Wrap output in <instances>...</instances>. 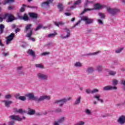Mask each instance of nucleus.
Here are the masks:
<instances>
[{
  "label": "nucleus",
  "mask_w": 125,
  "mask_h": 125,
  "mask_svg": "<svg viewBox=\"0 0 125 125\" xmlns=\"http://www.w3.org/2000/svg\"><path fill=\"white\" fill-rule=\"evenodd\" d=\"M4 19H7L6 22L9 23V22H12V21L15 20V18L11 14L7 13L0 15V22H2V21Z\"/></svg>",
  "instance_id": "nucleus-1"
},
{
  "label": "nucleus",
  "mask_w": 125,
  "mask_h": 125,
  "mask_svg": "<svg viewBox=\"0 0 125 125\" xmlns=\"http://www.w3.org/2000/svg\"><path fill=\"white\" fill-rule=\"evenodd\" d=\"M104 7V5H101L100 3H96L94 5V8H86L83 10V11L81 13V14H83V13H85V12H87V11H91L97 9H101Z\"/></svg>",
  "instance_id": "nucleus-2"
},
{
  "label": "nucleus",
  "mask_w": 125,
  "mask_h": 125,
  "mask_svg": "<svg viewBox=\"0 0 125 125\" xmlns=\"http://www.w3.org/2000/svg\"><path fill=\"white\" fill-rule=\"evenodd\" d=\"M70 37H71V31L67 28H64L63 33L60 35V38L62 40L68 39Z\"/></svg>",
  "instance_id": "nucleus-3"
},
{
  "label": "nucleus",
  "mask_w": 125,
  "mask_h": 125,
  "mask_svg": "<svg viewBox=\"0 0 125 125\" xmlns=\"http://www.w3.org/2000/svg\"><path fill=\"white\" fill-rule=\"evenodd\" d=\"M107 11L108 13H109V14H111V15H116V14H117V13L120 12V9L108 7L107 8Z\"/></svg>",
  "instance_id": "nucleus-4"
},
{
  "label": "nucleus",
  "mask_w": 125,
  "mask_h": 125,
  "mask_svg": "<svg viewBox=\"0 0 125 125\" xmlns=\"http://www.w3.org/2000/svg\"><path fill=\"white\" fill-rule=\"evenodd\" d=\"M71 97L63 98L61 100L56 101L55 102V103H58V104H59L60 106H63V105L64 104V103H66V102H67V101H69L71 100Z\"/></svg>",
  "instance_id": "nucleus-5"
},
{
  "label": "nucleus",
  "mask_w": 125,
  "mask_h": 125,
  "mask_svg": "<svg viewBox=\"0 0 125 125\" xmlns=\"http://www.w3.org/2000/svg\"><path fill=\"white\" fill-rule=\"evenodd\" d=\"M37 77L40 80H43L44 81H47L48 79V75L43 74L42 72L37 73Z\"/></svg>",
  "instance_id": "nucleus-6"
},
{
  "label": "nucleus",
  "mask_w": 125,
  "mask_h": 125,
  "mask_svg": "<svg viewBox=\"0 0 125 125\" xmlns=\"http://www.w3.org/2000/svg\"><path fill=\"white\" fill-rule=\"evenodd\" d=\"M81 20L82 21H84L85 24H91V23H93V21H94V20L90 19L86 16L82 17L81 18Z\"/></svg>",
  "instance_id": "nucleus-7"
},
{
  "label": "nucleus",
  "mask_w": 125,
  "mask_h": 125,
  "mask_svg": "<svg viewBox=\"0 0 125 125\" xmlns=\"http://www.w3.org/2000/svg\"><path fill=\"white\" fill-rule=\"evenodd\" d=\"M11 120H13L14 121H18L19 122H20V121H21L22 120H25L26 119V117L25 116H23L22 118L20 117L19 115H12L9 117Z\"/></svg>",
  "instance_id": "nucleus-8"
},
{
  "label": "nucleus",
  "mask_w": 125,
  "mask_h": 125,
  "mask_svg": "<svg viewBox=\"0 0 125 125\" xmlns=\"http://www.w3.org/2000/svg\"><path fill=\"white\" fill-rule=\"evenodd\" d=\"M53 0H47L46 1L42 3V7H43V8H45V7H49V4L52 3V2H53Z\"/></svg>",
  "instance_id": "nucleus-9"
},
{
  "label": "nucleus",
  "mask_w": 125,
  "mask_h": 125,
  "mask_svg": "<svg viewBox=\"0 0 125 125\" xmlns=\"http://www.w3.org/2000/svg\"><path fill=\"white\" fill-rule=\"evenodd\" d=\"M14 36H15L14 33H11V35H10L9 36L6 38V44H9V43L11 42V41H12L13 40V38H14Z\"/></svg>",
  "instance_id": "nucleus-10"
},
{
  "label": "nucleus",
  "mask_w": 125,
  "mask_h": 125,
  "mask_svg": "<svg viewBox=\"0 0 125 125\" xmlns=\"http://www.w3.org/2000/svg\"><path fill=\"white\" fill-rule=\"evenodd\" d=\"M117 122L120 125H125V116L122 115L120 116L117 120Z\"/></svg>",
  "instance_id": "nucleus-11"
},
{
  "label": "nucleus",
  "mask_w": 125,
  "mask_h": 125,
  "mask_svg": "<svg viewBox=\"0 0 125 125\" xmlns=\"http://www.w3.org/2000/svg\"><path fill=\"white\" fill-rule=\"evenodd\" d=\"M104 72L105 74H108L109 75H110V76H115L116 74H117V72L115 71H112L110 70V69H106L104 70Z\"/></svg>",
  "instance_id": "nucleus-12"
},
{
  "label": "nucleus",
  "mask_w": 125,
  "mask_h": 125,
  "mask_svg": "<svg viewBox=\"0 0 125 125\" xmlns=\"http://www.w3.org/2000/svg\"><path fill=\"white\" fill-rule=\"evenodd\" d=\"M2 103L5 105V107H9L11 104H13V102L12 101L3 100L1 101Z\"/></svg>",
  "instance_id": "nucleus-13"
},
{
  "label": "nucleus",
  "mask_w": 125,
  "mask_h": 125,
  "mask_svg": "<svg viewBox=\"0 0 125 125\" xmlns=\"http://www.w3.org/2000/svg\"><path fill=\"white\" fill-rule=\"evenodd\" d=\"M50 96L43 95L40 97V98L37 99L38 101H42V100H49L50 99Z\"/></svg>",
  "instance_id": "nucleus-14"
},
{
  "label": "nucleus",
  "mask_w": 125,
  "mask_h": 125,
  "mask_svg": "<svg viewBox=\"0 0 125 125\" xmlns=\"http://www.w3.org/2000/svg\"><path fill=\"white\" fill-rule=\"evenodd\" d=\"M94 98L96 99V100H97V101H99L101 103H104V100L103 99H101V96L100 95H95L94 96Z\"/></svg>",
  "instance_id": "nucleus-15"
},
{
  "label": "nucleus",
  "mask_w": 125,
  "mask_h": 125,
  "mask_svg": "<svg viewBox=\"0 0 125 125\" xmlns=\"http://www.w3.org/2000/svg\"><path fill=\"white\" fill-rule=\"evenodd\" d=\"M117 88L116 86H106L104 88V90H116Z\"/></svg>",
  "instance_id": "nucleus-16"
},
{
  "label": "nucleus",
  "mask_w": 125,
  "mask_h": 125,
  "mask_svg": "<svg viewBox=\"0 0 125 125\" xmlns=\"http://www.w3.org/2000/svg\"><path fill=\"white\" fill-rule=\"evenodd\" d=\"M81 2H82V0H78L74 2V5L71 7H70V9H75V8L77 7L76 6L79 5V4H81Z\"/></svg>",
  "instance_id": "nucleus-17"
},
{
  "label": "nucleus",
  "mask_w": 125,
  "mask_h": 125,
  "mask_svg": "<svg viewBox=\"0 0 125 125\" xmlns=\"http://www.w3.org/2000/svg\"><path fill=\"white\" fill-rule=\"evenodd\" d=\"M14 112L15 113H19V114H25V113H26V110H25L24 109H17V108H15L14 109Z\"/></svg>",
  "instance_id": "nucleus-18"
},
{
  "label": "nucleus",
  "mask_w": 125,
  "mask_h": 125,
  "mask_svg": "<svg viewBox=\"0 0 125 125\" xmlns=\"http://www.w3.org/2000/svg\"><path fill=\"white\" fill-rule=\"evenodd\" d=\"M17 71L19 75H23V66H20L17 68Z\"/></svg>",
  "instance_id": "nucleus-19"
},
{
  "label": "nucleus",
  "mask_w": 125,
  "mask_h": 125,
  "mask_svg": "<svg viewBox=\"0 0 125 125\" xmlns=\"http://www.w3.org/2000/svg\"><path fill=\"white\" fill-rule=\"evenodd\" d=\"M31 27H32V24H26L25 26V33H28L29 32V33L32 31L33 32V30L31 29Z\"/></svg>",
  "instance_id": "nucleus-20"
},
{
  "label": "nucleus",
  "mask_w": 125,
  "mask_h": 125,
  "mask_svg": "<svg viewBox=\"0 0 125 125\" xmlns=\"http://www.w3.org/2000/svg\"><path fill=\"white\" fill-rule=\"evenodd\" d=\"M32 35H33V31L31 30L30 32L27 33V34L26 35V37H27V38H29L30 41H32V42H35V41H36L35 40V38L31 37V36H32Z\"/></svg>",
  "instance_id": "nucleus-21"
},
{
  "label": "nucleus",
  "mask_w": 125,
  "mask_h": 125,
  "mask_svg": "<svg viewBox=\"0 0 125 125\" xmlns=\"http://www.w3.org/2000/svg\"><path fill=\"white\" fill-rule=\"evenodd\" d=\"M27 54H28L29 55H31V56H32L33 57H35L36 56L35 51L32 49L28 50L27 51Z\"/></svg>",
  "instance_id": "nucleus-22"
},
{
  "label": "nucleus",
  "mask_w": 125,
  "mask_h": 125,
  "mask_svg": "<svg viewBox=\"0 0 125 125\" xmlns=\"http://www.w3.org/2000/svg\"><path fill=\"white\" fill-rule=\"evenodd\" d=\"M26 97L29 98V99H36V97L34 96V94L33 93H28L25 95Z\"/></svg>",
  "instance_id": "nucleus-23"
},
{
  "label": "nucleus",
  "mask_w": 125,
  "mask_h": 125,
  "mask_svg": "<svg viewBox=\"0 0 125 125\" xmlns=\"http://www.w3.org/2000/svg\"><path fill=\"white\" fill-rule=\"evenodd\" d=\"M93 3V1L90 0H86L85 3L84 5V7H86L89 6V4H92Z\"/></svg>",
  "instance_id": "nucleus-24"
},
{
  "label": "nucleus",
  "mask_w": 125,
  "mask_h": 125,
  "mask_svg": "<svg viewBox=\"0 0 125 125\" xmlns=\"http://www.w3.org/2000/svg\"><path fill=\"white\" fill-rule=\"evenodd\" d=\"M94 71V68L92 67H88L86 70V72L88 74H91Z\"/></svg>",
  "instance_id": "nucleus-25"
},
{
  "label": "nucleus",
  "mask_w": 125,
  "mask_h": 125,
  "mask_svg": "<svg viewBox=\"0 0 125 125\" xmlns=\"http://www.w3.org/2000/svg\"><path fill=\"white\" fill-rule=\"evenodd\" d=\"M29 16L31 18L37 19L38 18V14L35 13H29Z\"/></svg>",
  "instance_id": "nucleus-26"
},
{
  "label": "nucleus",
  "mask_w": 125,
  "mask_h": 125,
  "mask_svg": "<svg viewBox=\"0 0 125 125\" xmlns=\"http://www.w3.org/2000/svg\"><path fill=\"white\" fill-rule=\"evenodd\" d=\"M75 67H77L78 68H81L83 66V63L80 62H77L74 63Z\"/></svg>",
  "instance_id": "nucleus-27"
},
{
  "label": "nucleus",
  "mask_w": 125,
  "mask_h": 125,
  "mask_svg": "<svg viewBox=\"0 0 125 125\" xmlns=\"http://www.w3.org/2000/svg\"><path fill=\"white\" fill-rule=\"evenodd\" d=\"M54 24L57 27H60V26H63V25H64V22H63L62 21H56L55 22Z\"/></svg>",
  "instance_id": "nucleus-28"
},
{
  "label": "nucleus",
  "mask_w": 125,
  "mask_h": 125,
  "mask_svg": "<svg viewBox=\"0 0 125 125\" xmlns=\"http://www.w3.org/2000/svg\"><path fill=\"white\" fill-rule=\"evenodd\" d=\"M101 52L100 51H97L96 52H94L92 53H90L87 54L88 56H90V55H98V54H99V53H101Z\"/></svg>",
  "instance_id": "nucleus-29"
},
{
  "label": "nucleus",
  "mask_w": 125,
  "mask_h": 125,
  "mask_svg": "<svg viewBox=\"0 0 125 125\" xmlns=\"http://www.w3.org/2000/svg\"><path fill=\"white\" fill-rule=\"evenodd\" d=\"M81 99H82V98L81 97H78L75 102V103L74 104L75 105H79V104H80V103H81Z\"/></svg>",
  "instance_id": "nucleus-30"
},
{
  "label": "nucleus",
  "mask_w": 125,
  "mask_h": 125,
  "mask_svg": "<svg viewBox=\"0 0 125 125\" xmlns=\"http://www.w3.org/2000/svg\"><path fill=\"white\" fill-rule=\"evenodd\" d=\"M58 7L59 9L60 10V11H62V10H63V9H64V6L63 5V4H62L61 3L58 4Z\"/></svg>",
  "instance_id": "nucleus-31"
},
{
  "label": "nucleus",
  "mask_w": 125,
  "mask_h": 125,
  "mask_svg": "<svg viewBox=\"0 0 125 125\" xmlns=\"http://www.w3.org/2000/svg\"><path fill=\"white\" fill-rule=\"evenodd\" d=\"M35 110L34 109H28V115H34V114H35Z\"/></svg>",
  "instance_id": "nucleus-32"
},
{
  "label": "nucleus",
  "mask_w": 125,
  "mask_h": 125,
  "mask_svg": "<svg viewBox=\"0 0 125 125\" xmlns=\"http://www.w3.org/2000/svg\"><path fill=\"white\" fill-rule=\"evenodd\" d=\"M11 2H14V0H5V1L2 3L3 4H6V3H11Z\"/></svg>",
  "instance_id": "nucleus-33"
},
{
  "label": "nucleus",
  "mask_w": 125,
  "mask_h": 125,
  "mask_svg": "<svg viewBox=\"0 0 125 125\" xmlns=\"http://www.w3.org/2000/svg\"><path fill=\"white\" fill-rule=\"evenodd\" d=\"M119 83V81L117 79H113L112 81V83L113 85H117Z\"/></svg>",
  "instance_id": "nucleus-34"
},
{
  "label": "nucleus",
  "mask_w": 125,
  "mask_h": 125,
  "mask_svg": "<svg viewBox=\"0 0 125 125\" xmlns=\"http://www.w3.org/2000/svg\"><path fill=\"white\" fill-rule=\"evenodd\" d=\"M123 50H124V47H121L116 50L115 52L116 53H121V52Z\"/></svg>",
  "instance_id": "nucleus-35"
},
{
  "label": "nucleus",
  "mask_w": 125,
  "mask_h": 125,
  "mask_svg": "<svg viewBox=\"0 0 125 125\" xmlns=\"http://www.w3.org/2000/svg\"><path fill=\"white\" fill-rule=\"evenodd\" d=\"M98 16L101 19H104V18H105V14L102 13H99Z\"/></svg>",
  "instance_id": "nucleus-36"
},
{
  "label": "nucleus",
  "mask_w": 125,
  "mask_h": 125,
  "mask_svg": "<svg viewBox=\"0 0 125 125\" xmlns=\"http://www.w3.org/2000/svg\"><path fill=\"white\" fill-rule=\"evenodd\" d=\"M84 124H85V122L84 121H79L77 124H75L74 125H84Z\"/></svg>",
  "instance_id": "nucleus-37"
},
{
  "label": "nucleus",
  "mask_w": 125,
  "mask_h": 125,
  "mask_svg": "<svg viewBox=\"0 0 125 125\" xmlns=\"http://www.w3.org/2000/svg\"><path fill=\"white\" fill-rule=\"evenodd\" d=\"M3 29H4V25L3 24L0 25V34L3 33Z\"/></svg>",
  "instance_id": "nucleus-38"
},
{
  "label": "nucleus",
  "mask_w": 125,
  "mask_h": 125,
  "mask_svg": "<svg viewBox=\"0 0 125 125\" xmlns=\"http://www.w3.org/2000/svg\"><path fill=\"white\" fill-rule=\"evenodd\" d=\"M22 19L23 20H24V21H27L29 20V18L28 17V16H27V14H25L24 15V16L22 17Z\"/></svg>",
  "instance_id": "nucleus-39"
},
{
  "label": "nucleus",
  "mask_w": 125,
  "mask_h": 125,
  "mask_svg": "<svg viewBox=\"0 0 125 125\" xmlns=\"http://www.w3.org/2000/svg\"><path fill=\"white\" fill-rule=\"evenodd\" d=\"M85 113L87 115H91V110L88 109H86L85 110Z\"/></svg>",
  "instance_id": "nucleus-40"
},
{
  "label": "nucleus",
  "mask_w": 125,
  "mask_h": 125,
  "mask_svg": "<svg viewBox=\"0 0 125 125\" xmlns=\"http://www.w3.org/2000/svg\"><path fill=\"white\" fill-rule=\"evenodd\" d=\"M97 70L100 73L102 72V65H98L97 66Z\"/></svg>",
  "instance_id": "nucleus-41"
},
{
  "label": "nucleus",
  "mask_w": 125,
  "mask_h": 125,
  "mask_svg": "<svg viewBox=\"0 0 125 125\" xmlns=\"http://www.w3.org/2000/svg\"><path fill=\"white\" fill-rule=\"evenodd\" d=\"M26 7H27V6H26L24 4H23L22 5V6L21 7V8L20 11L21 12H24V11H25V8H26Z\"/></svg>",
  "instance_id": "nucleus-42"
},
{
  "label": "nucleus",
  "mask_w": 125,
  "mask_h": 125,
  "mask_svg": "<svg viewBox=\"0 0 125 125\" xmlns=\"http://www.w3.org/2000/svg\"><path fill=\"white\" fill-rule=\"evenodd\" d=\"M65 121V117H61L58 121V123L61 124V123H63Z\"/></svg>",
  "instance_id": "nucleus-43"
},
{
  "label": "nucleus",
  "mask_w": 125,
  "mask_h": 125,
  "mask_svg": "<svg viewBox=\"0 0 125 125\" xmlns=\"http://www.w3.org/2000/svg\"><path fill=\"white\" fill-rule=\"evenodd\" d=\"M36 67L37 68H40V69H43L44 67L42 64H36Z\"/></svg>",
  "instance_id": "nucleus-44"
},
{
  "label": "nucleus",
  "mask_w": 125,
  "mask_h": 125,
  "mask_svg": "<svg viewBox=\"0 0 125 125\" xmlns=\"http://www.w3.org/2000/svg\"><path fill=\"white\" fill-rule=\"evenodd\" d=\"M56 36V33H52L48 35L47 37L48 38H53L54 37H55Z\"/></svg>",
  "instance_id": "nucleus-45"
},
{
  "label": "nucleus",
  "mask_w": 125,
  "mask_h": 125,
  "mask_svg": "<svg viewBox=\"0 0 125 125\" xmlns=\"http://www.w3.org/2000/svg\"><path fill=\"white\" fill-rule=\"evenodd\" d=\"M19 99H20V100H21V101H25V100H26V97L25 96H20L19 97Z\"/></svg>",
  "instance_id": "nucleus-46"
},
{
  "label": "nucleus",
  "mask_w": 125,
  "mask_h": 125,
  "mask_svg": "<svg viewBox=\"0 0 125 125\" xmlns=\"http://www.w3.org/2000/svg\"><path fill=\"white\" fill-rule=\"evenodd\" d=\"M42 24H40L38 26L36 27L35 31H39V30H40V29H42Z\"/></svg>",
  "instance_id": "nucleus-47"
},
{
  "label": "nucleus",
  "mask_w": 125,
  "mask_h": 125,
  "mask_svg": "<svg viewBox=\"0 0 125 125\" xmlns=\"http://www.w3.org/2000/svg\"><path fill=\"white\" fill-rule=\"evenodd\" d=\"M12 97V95L11 94H7L5 96V98L6 99H10Z\"/></svg>",
  "instance_id": "nucleus-48"
},
{
  "label": "nucleus",
  "mask_w": 125,
  "mask_h": 125,
  "mask_svg": "<svg viewBox=\"0 0 125 125\" xmlns=\"http://www.w3.org/2000/svg\"><path fill=\"white\" fill-rule=\"evenodd\" d=\"M99 90L97 89H94L91 90V93H97V92H98Z\"/></svg>",
  "instance_id": "nucleus-49"
},
{
  "label": "nucleus",
  "mask_w": 125,
  "mask_h": 125,
  "mask_svg": "<svg viewBox=\"0 0 125 125\" xmlns=\"http://www.w3.org/2000/svg\"><path fill=\"white\" fill-rule=\"evenodd\" d=\"M97 21L99 25H103V21H102V20L99 19L97 20Z\"/></svg>",
  "instance_id": "nucleus-50"
},
{
  "label": "nucleus",
  "mask_w": 125,
  "mask_h": 125,
  "mask_svg": "<svg viewBox=\"0 0 125 125\" xmlns=\"http://www.w3.org/2000/svg\"><path fill=\"white\" fill-rule=\"evenodd\" d=\"M49 52H44L42 54V56H45L46 55H48Z\"/></svg>",
  "instance_id": "nucleus-51"
},
{
  "label": "nucleus",
  "mask_w": 125,
  "mask_h": 125,
  "mask_svg": "<svg viewBox=\"0 0 125 125\" xmlns=\"http://www.w3.org/2000/svg\"><path fill=\"white\" fill-rule=\"evenodd\" d=\"M86 93H88V94L91 93V90H90V89H87L86 90Z\"/></svg>",
  "instance_id": "nucleus-52"
},
{
  "label": "nucleus",
  "mask_w": 125,
  "mask_h": 125,
  "mask_svg": "<svg viewBox=\"0 0 125 125\" xmlns=\"http://www.w3.org/2000/svg\"><path fill=\"white\" fill-rule=\"evenodd\" d=\"M9 125H14V122L11 121L8 123Z\"/></svg>",
  "instance_id": "nucleus-53"
},
{
  "label": "nucleus",
  "mask_w": 125,
  "mask_h": 125,
  "mask_svg": "<svg viewBox=\"0 0 125 125\" xmlns=\"http://www.w3.org/2000/svg\"><path fill=\"white\" fill-rule=\"evenodd\" d=\"M65 15H66V16H70V15H71V14L70 13H65Z\"/></svg>",
  "instance_id": "nucleus-54"
},
{
  "label": "nucleus",
  "mask_w": 125,
  "mask_h": 125,
  "mask_svg": "<svg viewBox=\"0 0 125 125\" xmlns=\"http://www.w3.org/2000/svg\"><path fill=\"white\" fill-rule=\"evenodd\" d=\"M80 23H81V21H78V22H77L75 24V26H78V25H79V24H80Z\"/></svg>",
  "instance_id": "nucleus-55"
},
{
  "label": "nucleus",
  "mask_w": 125,
  "mask_h": 125,
  "mask_svg": "<svg viewBox=\"0 0 125 125\" xmlns=\"http://www.w3.org/2000/svg\"><path fill=\"white\" fill-rule=\"evenodd\" d=\"M3 55L4 56H7V55H8V52H7V53H3Z\"/></svg>",
  "instance_id": "nucleus-56"
},
{
  "label": "nucleus",
  "mask_w": 125,
  "mask_h": 125,
  "mask_svg": "<svg viewBox=\"0 0 125 125\" xmlns=\"http://www.w3.org/2000/svg\"><path fill=\"white\" fill-rule=\"evenodd\" d=\"M122 83L123 84V85H125V80H123L122 81Z\"/></svg>",
  "instance_id": "nucleus-57"
},
{
  "label": "nucleus",
  "mask_w": 125,
  "mask_h": 125,
  "mask_svg": "<svg viewBox=\"0 0 125 125\" xmlns=\"http://www.w3.org/2000/svg\"><path fill=\"white\" fill-rule=\"evenodd\" d=\"M59 123H58V121L55 122L54 125H59Z\"/></svg>",
  "instance_id": "nucleus-58"
},
{
  "label": "nucleus",
  "mask_w": 125,
  "mask_h": 125,
  "mask_svg": "<svg viewBox=\"0 0 125 125\" xmlns=\"http://www.w3.org/2000/svg\"><path fill=\"white\" fill-rule=\"evenodd\" d=\"M0 46H3V44L1 42V40H0Z\"/></svg>",
  "instance_id": "nucleus-59"
},
{
  "label": "nucleus",
  "mask_w": 125,
  "mask_h": 125,
  "mask_svg": "<svg viewBox=\"0 0 125 125\" xmlns=\"http://www.w3.org/2000/svg\"><path fill=\"white\" fill-rule=\"evenodd\" d=\"M13 8V6H11L8 7V9H12Z\"/></svg>",
  "instance_id": "nucleus-60"
},
{
  "label": "nucleus",
  "mask_w": 125,
  "mask_h": 125,
  "mask_svg": "<svg viewBox=\"0 0 125 125\" xmlns=\"http://www.w3.org/2000/svg\"><path fill=\"white\" fill-rule=\"evenodd\" d=\"M20 29L19 28H17V29H16V33H18V32H19Z\"/></svg>",
  "instance_id": "nucleus-61"
},
{
  "label": "nucleus",
  "mask_w": 125,
  "mask_h": 125,
  "mask_svg": "<svg viewBox=\"0 0 125 125\" xmlns=\"http://www.w3.org/2000/svg\"><path fill=\"white\" fill-rule=\"evenodd\" d=\"M75 20H76V19H75V18H73L71 19L72 22H74V21H75Z\"/></svg>",
  "instance_id": "nucleus-62"
},
{
  "label": "nucleus",
  "mask_w": 125,
  "mask_h": 125,
  "mask_svg": "<svg viewBox=\"0 0 125 125\" xmlns=\"http://www.w3.org/2000/svg\"><path fill=\"white\" fill-rule=\"evenodd\" d=\"M79 89L82 91V90H83V87H79Z\"/></svg>",
  "instance_id": "nucleus-63"
},
{
  "label": "nucleus",
  "mask_w": 125,
  "mask_h": 125,
  "mask_svg": "<svg viewBox=\"0 0 125 125\" xmlns=\"http://www.w3.org/2000/svg\"><path fill=\"white\" fill-rule=\"evenodd\" d=\"M97 104V102L95 101V102H93V104L94 105H96Z\"/></svg>",
  "instance_id": "nucleus-64"
}]
</instances>
